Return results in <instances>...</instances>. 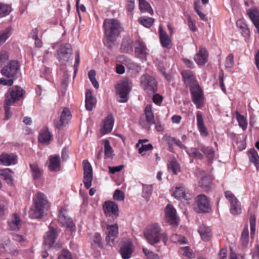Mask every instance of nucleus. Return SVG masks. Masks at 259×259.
<instances>
[{"label":"nucleus","mask_w":259,"mask_h":259,"mask_svg":"<svg viewBox=\"0 0 259 259\" xmlns=\"http://www.w3.org/2000/svg\"><path fill=\"white\" fill-rule=\"evenodd\" d=\"M49 207V201L46 195L40 192H37L33 198V203L29 211L31 219H41Z\"/></svg>","instance_id":"1"},{"label":"nucleus","mask_w":259,"mask_h":259,"mask_svg":"<svg viewBox=\"0 0 259 259\" xmlns=\"http://www.w3.org/2000/svg\"><path fill=\"white\" fill-rule=\"evenodd\" d=\"M144 235L147 242L152 245L158 243L160 240L166 245L167 236L161 231L160 226L157 223L148 225L144 231Z\"/></svg>","instance_id":"2"},{"label":"nucleus","mask_w":259,"mask_h":259,"mask_svg":"<svg viewBox=\"0 0 259 259\" xmlns=\"http://www.w3.org/2000/svg\"><path fill=\"white\" fill-rule=\"evenodd\" d=\"M24 91L18 86H15L10 88L5 94V101L4 104L5 118L7 120L12 116L11 107L14 103L19 100L23 95Z\"/></svg>","instance_id":"3"},{"label":"nucleus","mask_w":259,"mask_h":259,"mask_svg":"<svg viewBox=\"0 0 259 259\" xmlns=\"http://www.w3.org/2000/svg\"><path fill=\"white\" fill-rule=\"evenodd\" d=\"M104 33L109 42H114L122 31L119 21L114 19H106L104 22Z\"/></svg>","instance_id":"4"},{"label":"nucleus","mask_w":259,"mask_h":259,"mask_svg":"<svg viewBox=\"0 0 259 259\" xmlns=\"http://www.w3.org/2000/svg\"><path fill=\"white\" fill-rule=\"evenodd\" d=\"M131 88L132 82L126 78L123 79L117 84L116 89L118 95L117 100L119 102H125L127 101Z\"/></svg>","instance_id":"5"},{"label":"nucleus","mask_w":259,"mask_h":259,"mask_svg":"<svg viewBox=\"0 0 259 259\" xmlns=\"http://www.w3.org/2000/svg\"><path fill=\"white\" fill-rule=\"evenodd\" d=\"M72 49L69 44L61 45L58 49L55 56L59 62L62 64H65L71 57Z\"/></svg>","instance_id":"6"},{"label":"nucleus","mask_w":259,"mask_h":259,"mask_svg":"<svg viewBox=\"0 0 259 259\" xmlns=\"http://www.w3.org/2000/svg\"><path fill=\"white\" fill-rule=\"evenodd\" d=\"M195 204V210L198 213H207L211 210L210 201L203 194L199 195L196 197Z\"/></svg>","instance_id":"7"},{"label":"nucleus","mask_w":259,"mask_h":259,"mask_svg":"<svg viewBox=\"0 0 259 259\" xmlns=\"http://www.w3.org/2000/svg\"><path fill=\"white\" fill-rule=\"evenodd\" d=\"M20 66L17 61L11 60L7 66L2 69L1 73L6 77H13L16 79L18 77Z\"/></svg>","instance_id":"8"},{"label":"nucleus","mask_w":259,"mask_h":259,"mask_svg":"<svg viewBox=\"0 0 259 259\" xmlns=\"http://www.w3.org/2000/svg\"><path fill=\"white\" fill-rule=\"evenodd\" d=\"M141 83L144 89L149 93H153L157 91V82L153 76L149 74H146L141 77Z\"/></svg>","instance_id":"9"},{"label":"nucleus","mask_w":259,"mask_h":259,"mask_svg":"<svg viewBox=\"0 0 259 259\" xmlns=\"http://www.w3.org/2000/svg\"><path fill=\"white\" fill-rule=\"evenodd\" d=\"M57 237V234L56 230L49 226V231L44 236L43 248L45 249H50L54 245Z\"/></svg>","instance_id":"10"},{"label":"nucleus","mask_w":259,"mask_h":259,"mask_svg":"<svg viewBox=\"0 0 259 259\" xmlns=\"http://www.w3.org/2000/svg\"><path fill=\"white\" fill-rule=\"evenodd\" d=\"M82 163L84 170L83 183L85 187L87 189H89L92 186L93 181L92 167L87 160H84Z\"/></svg>","instance_id":"11"},{"label":"nucleus","mask_w":259,"mask_h":259,"mask_svg":"<svg viewBox=\"0 0 259 259\" xmlns=\"http://www.w3.org/2000/svg\"><path fill=\"white\" fill-rule=\"evenodd\" d=\"M106 241L107 245L112 246L118 234V226L116 224L107 226Z\"/></svg>","instance_id":"12"},{"label":"nucleus","mask_w":259,"mask_h":259,"mask_svg":"<svg viewBox=\"0 0 259 259\" xmlns=\"http://www.w3.org/2000/svg\"><path fill=\"white\" fill-rule=\"evenodd\" d=\"M103 210L107 217L116 218L118 215L117 205L113 201H106L104 204Z\"/></svg>","instance_id":"13"},{"label":"nucleus","mask_w":259,"mask_h":259,"mask_svg":"<svg viewBox=\"0 0 259 259\" xmlns=\"http://www.w3.org/2000/svg\"><path fill=\"white\" fill-rule=\"evenodd\" d=\"M66 213L65 210L60 209L58 214V220L62 226H66L71 231H74L76 229L75 226L71 220L66 215Z\"/></svg>","instance_id":"14"},{"label":"nucleus","mask_w":259,"mask_h":259,"mask_svg":"<svg viewBox=\"0 0 259 259\" xmlns=\"http://www.w3.org/2000/svg\"><path fill=\"white\" fill-rule=\"evenodd\" d=\"M136 56L142 60H145L147 54V48L144 42L137 40L134 45Z\"/></svg>","instance_id":"15"},{"label":"nucleus","mask_w":259,"mask_h":259,"mask_svg":"<svg viewBox=\"0 0 259 259\" xmlns=\"http://www.w3.org/2000/svg\"><path fill=\"white\" fill-rule=\"evenodd\" d=\"M166 221L171 225H178L176 210L171 204H168L165 208Z\"/></svg>","instance_id":"16"},{"label":"nucleus","mask_w":259,"mask_h":259,"mask_svg":"<svg viewBox=\"0 0 259 259\" xmlns=\"http://www.w3.org/2000/svg\"><path fill=\"white\" fill-rule=\"evenodd\" d=\"M192 101L198 108V106L203 101L202 91L198 85H194L190 89Z\"/></svg>","instance_id":"17"},{"label":"nucleus","mask_w":259,"mask_h":259,"mask_svg":"<svg viewBox=\"0 0 259 259\" xmlns=\"http://www.w3.org/2000/svg\"><path fill=\"white\" fill-rule=\"evenodd\" d=\"M71 118V112L67 108H64L61 112L59 120H55V123L57 128H60L63 125L68 123Z\"/></svg>","instance_id":"18"},{"label":"nucleus","mask_w":259,"mask_h":259,"mask_svg":"<svg viewBox=\"0 0 259 259\" xmlns=\"http://www.w3.org/2000/svg\"><path fill=\"white\" fill-rule=\"evenodd\" d=\"M183 81L187 87L190 89L197 85L195 76L190 70H184L181 73Z\"/></svg>","instance_id":"19"},{"label":"nucleus","mask_w":259,"mask_h":259,"mask_svg":"<svg viewBox=\"0 0 259 259\" xmlns=\"http://www.w3.org/2000/svg\"><path fill=\"white\" fill-rule=\"evenodd\" d=\"M208 52L202 47L199 49V52L194 57V60L198 65H203L207 62Z\"/></svg>","instance_id":"20"},{"label":"nucleus","mask_w":259,"mask_h":259,"mask_svg":"<svg viewBox=\"0 0 259 259\" xmlns=\"http://www.w3.org/2000/svg\"><path fill=\"white\" fill-rule=\"evenodd\" d=\"M132 243L130 241L123 243L120 249V252L123 259H128L133 252Z\"/></svg>","instance_id":"21"},{"label":"nucleus","mask_w":259,"mask_h":259,"mask_svg":"<svg viewBox=\"0 0 259 259\" xmlns=\"http://www.w3.org/2000/svg\"><path fill=\"white\" fill-rule=\"evenodd\" d=\"M188 194V190L185 186L182 184H178L177 185L175 190L174 191V196L179 199H187V195Z\"/></svg>","instance_id":"22"},{"label":"nucleus","mask_w":259,"mask_h":259,"mask_svg":"<svg viewBox=\"0 0 259 259\" xmlns=\"http://www.w3.org/2000/svg\"><path fill=\"white\" fill-rule=\"evenodd\" d=\"M17 157L14 154L3 153L0 156V161L4 165H10L17 163Z\"/></svg>","instance_id":"23"},{"label":"nucleus","mask_w":259,"mask_h":259,"mask_svg":"<svg viewBox=\"0 0 259 259\" xmlns=\"http://www.w3.org/2000/svg\"><path fill=\"white\" fill-rule=\"evenodd\" d=\"M52 135L48 127H44L40 132L38 136V141L40 143L48 145L51 140Z\"/></svg>","instance_id":"24"},{"label":"nucleus","mask_w":259,"mask_h":259,"mask_svg":"<svg viewBox=\"0 0 259 259\" xmlns=\"http://www.w3.org/2000/svg\"><path fill=\"white\" fill-rule=\"evenodd\" d=\"M96 100L92 96V92L88 90L85 93V108L88 111H92L95 107Z\"/></svg>","instance_id":"25"},{"label":"nucleus","mask_w":259,"mask_h":259,"mask_svg":"<svg viewBox=\"0 0 259 259\" xmlns=\"http://www.w3.org/2000/svg\"><path fill=\"white\" fill-rule=\"evenodd\" d=\"M197 126L200 132V135L203 137H206L208 135L207 128L205 127L203 118L200 112H197L196 114Z\"/></svg>","instance_id":"26"},{"label":"nucleus","mask_w":259,"mask_h":259,"mask_svg":"<svg viewBox=\"0 0 259 259\" xmlns=\"http://www.w3.org/2000/svg\"><path fill=\"white\" fill-rule=\"evenodd\" d=\"M160 42L162 47L170 48L171 46L170 39L168 38L166 33L162 29V27L159 28Z\"/></svg>","instance_id":"27"},{"label":"nucleus","mask_w":259,"mask_h":259,"mask_svg":"<svg viewBox=\"0 0 259 259\" xmlns=\"http://www.w3.org/2000/svg\"><path fill=\"white\" fill-rule=\"evenodd\" d=\"M29 166L33 179L34 180H38L40 179L42 175V170L40 168H39L37 163H30Z\"/></svg>","instance_id":"28"},{"label":"nucleus","mask_w":259,"mask_h":259,"mask_svg":"<svg viewBox=\"0 0 259 259\" xmlns=\"http://www.w3.org/2000/svg\"><path fill=\"white\" fill-rule=\"evenodd\" d=\"M248 15L254 25L259 24V9L256 8L250 9L247 11Z\"/></svg>","instance_id":"29"},{"label":"nucleus","mask_w":259,"mask_h":259,"mask_svg":"<svg viewBox=\"0 0 259 259\" xmlns=\"http://www.w3.org/2000/svg\"><path fill=\"white\" fill-rule=\"evenodd\" d=\"M120 50L122 52L128 53L133 50V41L129 37H124L122 39Z\"/></svg>","instance_id":"30"},{"label":"nucleus","mask_w":259,"mask_h":259,"mask_svg":"<svg viewBox=\"0 0 259 259\" xmlns=\"http://www.w3.org/2000/svg\"><path fill=\"white\" fill-rule=\"evenodd\" d=\"M114 122V119L113 115L112 114H109L105 119L104 122L103 128L105 134L109 133L112 131Z\"/></svg>","instance_id":"31"},{"label":"nucleus","mask_w":259,"mask_h":259,"mask_svg":"<svg viewBox=\"0 0 259 259\" xmlns=\"http://www.w3.org/2000/svg\"><path fill=\"white\" fill-rule=\"evenodd\" d=\"M21 220L19 216L16 213H14L12 219L8 222L10 228L12 230H18L20 226Z\"/></svg>","instance_id":"32"},{"label":"nucleus","mask_w":259,"mask_h":259,"mask_svg":"<svg viewBox=\"0 0 259 259\" xmlns=\"http://www.w3.org/2000/svg\"><path fill=\"white\" fill-rule=\"evenodd\" d=\"M12 33V28L10 26L0 31V46L6 42L11 35Z\"/></svg>","instance_id":"33"},{"label":"nucleus","mask_w":259,"mask_h":259,"mask_svg":"<svg viewBox=\"0 0 259 259\" xmlns=\"http://www.w3.org/2000/svg\"><path fill=\"white\" fill-rule=\"evenodd\" d=\"M249 161L254 164L257 170L259 169V157L257 152L252 149L249 151L248 153Z\"/></svg>","instance_id":"34"},{"label":"nucleus","mask_w":259,"mask_h":259,"mask_svg":"<svg viewBox=\"0 0 259 259\" xmlns=\"http://www.w3.org/2000/svg\"><path fill=\"white\" fill-rule=\"evenodd\" d=\"M198 232L204 241H207L211 236L210 230L204 225H201L199 227Z\"/></svg>","instance_id":"35"},{"label":"nucleus","mask_w":259,"mask_h":259,"mask_svg":"<svg viewBox=\"0 0 259 259\" xmlns=\"http://www.w3.org/2000/svg\"><path fill=\"white\" fill-rule=\"evenodd\" d=\"M235 113L239 126L242 128L243 131H245L247 127L246 118L244 116L241 115L237 111H235Z\"/></svg>","instance_id":"36"},{"label":"nucleus","mask_w":259,"mask_h":259,"mask_svg":"<svg viewBox=\"0 0 259 259\" xmlns=\"http://www.w3.org/2000/svg\"><path fill=\"white\" fill-rule=\"evenodd\" d=\"M139 9L142 12H147L153 15V11L150 4L145 0H139Z\"/></svg>","instance_id":"37"},{"label":"nucleus","mask_w":259,"mask_h":259,"mask_svg":"<svg viewBox=\"0 0 259 259\" xmlns=\"http://www.w3.org/2000/svg\"><path fill=\"white\" fill-rule=\"evenodd\" d=\"M60 166V157L59 155L51 156L50 158L49 169L51 171H55Z\"/></svg>","instance_id":"38"},{"label":"nucleus","mask_w":259,"mask_h":259,"mask_svg":"<svg viewBox=\"0 0 259 259\" xmlns=\"http://www.w3.org/2000/svg\"><path fill=\"white\" fill-rule=\"evenodd\" d=\"M145 114L147 122L150 124L155 123V119L151 105L147 106L145 109Z\"/></svg>","instance_id":"39"},{"label":"nucleus","mask_w":259,"mask_h":259,"mask_svg":"<svg viewBox=\"0 0 259 259\" xmlns=\"http://www.w3.org/2000/svg\"><path fill=\"white\" fill-rule=\"evenodd\" d=\"M0 177L1 179L5 180L8 184H11L12 181V172L10 169L6 168L1 171Z\"/></svg>","instance_id":"40"},{"label":"nucleus","mask_w":259,"mask_h":259,"mask_svg":"<svg viewBox=\"0 0 259 259\" xmlns=\"http://www.w3.org/2000/svg\"><path fill=\"white\" fill-rule=\"evenodd\" d=\"M201 151L206 155L208 160H212L214 157V151L210 147L201 146Z\"/></svg>","instance_id":"41"},{"label":"nucleus","mask_w":259,"mask_h":259,"mask_svg":"<svg viewBox=\"0 0 259 259\" xmlns=\"http://www.w3.org/2000/svg\"><path fill=\"white\" fill-rule=\"evenodd\" d=\"M230 213L233 215L238 214L241 213V204L239 200L230 203Z\"/></svg>","instance_id":"42"},{"label":"nucleus","mask_w":259,"mask_h":259,"mask_svg":"<svg viewBox=\"0 0 259 259\" xmlns=\"http://www.w3.org/2000/svg\"><path fill=\"white\" fill-rule=\"evenodd\" d=\"M211 183V179L208 176L202 177L199 182V186L205 190H208Z\"/></svg>","instance_id":"43"},{"label":"nucleus","mask_w":259,"mask_h":259,"mask_svg":"<svg viewBox=\"0 0 259 259\" xmlns=\"http://www.w3.org/2000/svg\"><path fill=\"white\" fill-rule=\"evenodd\" d=\"M12 10V8L10 5L0 3V17L8 15Z\"/></svg>","instance_id":"44"},{"label":"nucleus","mask_w":259,"mask_h":259,"mask_svg":"<svg viewBox=\"0 0 259 259\" xmlns=\"http://www.w3.org/2000/svg\"><path fill=\"white\" fill-rule=\"evenodd\" d=\"M249 233L248 228L245 227L242 231L240 238V242L243 247H245L248 243Z\"/></svg>","instance_id":"45"},{"label":"nucleus","mask_w":259,"mask_h":259,"mask_svg":"<svg viewBox=\"0 0 259 259\" xmlns=\"http://www.w3.org/2000/svg\"><path fill=\"white\" fill-rule=\"evenodd\" d=\"M113 151L110 146L109 141L107 140L104 141V155L105 158H111L113 155Z\"/></svg>","instance_id":"46"},{"label":"nucleus","mask_w":259,"mask_h":259,"mask_svg":"<svg viewBox=\"0 0 259 259\" xmlns=\"http://www.w3.org/2000/svg\"><path fill=\"white\" fill-rule=\"evenodd\" d=\"M139 22L147 28H150L153 24L154 19L151 17H141L138 19Z\"/></svg>","instance_id":"47"},{"label":"nucleus","mask_w":259,"mask_h":259,"mask_svg":"<svg viewBox=\"0 0 259 259\" xmlns=\"http://www.w3.org/2000/svg\"><path fill=\"white\" fill-rule=\"evenodd\" d=\"M168 168L169 171L172 172L174 175L177 174L180 169L179 164L175 160H172L169 163Z\"/></svg>","instance_id":"48"},{"label":"nucleus","mask_w":259,"mask_h":259,"mask_svg":"<svg viewBox=\"0 0 259 259\" xmlns=\"http://www.w3.org/2000/svg\"><path fill=\"white\" fill-rule=\"evenodd\" d=\"M189 156L198 159H202L203 158V155L199 152L198 149L193 148L190 151H187Z\"/></svg>","instance_id":"49"},{"label":"nucleus","mask_w":259,"mask_h":259,"mask_svg":"<svg viewBox=\"0 0 259 259\" xmlns=\"http://www.w3.org/2000/svg\"><path fill=\"white\" fill-rule=\"evenodd\" d=\"M166 140L168 144H171V142L175 143L177 146L183 149H186L187 147L185 146L182 142L179 139H177L175 138L171 137L170 136H167Z\"/></svg>","instance_id":"50"},{"label":"nucleus","mask_w":259,"mask_h":259,"mask_svg":"<svg viewBox=\"0 0 259 259\" xmlns=\"http://www.w3.org/2000/svg\"><path fill=\"white\" fill-rule=\"evenodd\" d=\"M143 252L146 259H161L157 254L146 248H143Z\"/></svg>","instance_id":"51"},{"label":"nucleus","mask_w":259,"mask_h":259,"mask_svg":"<svg viewBox=\"0 0 259 259\" xmlns=\"http://www.w3.org/2000/svg\"><path fill=\"white\" fill-rule=\"evenodd\" d=\"M152 192V187L151 185H145L143 186L142 190V196L148 200Z\"/></svg>","instance_id":"52"},{"label":"nucleus","mask_w":259,"mask_h":259,"mask_svg":"<svg viewBox=\"0 0 259 259\" xmlns=\"http://www.w3.org/2000/svg\"><path fill=\"white\" fill-rule=\"evenodd\" d=\"M171 241L174 243H179L180 244L186 243L185 238L184 236L177 234L173 235L171 237Z\"/></svg>","instance_id":"53"},{"label":"nucleus","mask_w":259,"mask_h":259,"mask_svg":"<svg viewBox=\"0 0 259 259\" xmlns=\"http://www.w3.org/2000/svg\"><path fill=\"white\" fill-rule=\"evenodd\" d=\"M250 226V235L252 236L255 233L256 218L254 214H251L249 218Z\"/></svg>","instance_id":"54"},{"label":"nucleus","mask_w":259,"mask_h":259,"mask_svg":"<svg viewBox=\"0 0 259 259\" xmlns=\"http://www.w3.org/2000/svg\"><path fill=\"white\" fill-rule=\"evenodd\" d=\"M234 63V56L230 54L226 59L225 67L227 68H231L233 66Z\"/></svg>","instance_id":"55"},{"label":"nucleus","mask_w":259,"mask_h":259,"mask_svg":"<svg viewBox=\"0 0 259 259\" xmlns=\"http://www.w3.org/2000/svg\"><path fill=\"white\" fill-rule=\"evenodd\" d=\"M113 198L114 200L118 201L123 200L124 198V193L119 189L116 190L114 193Z\"/></svg>","instance_id":"56"},{"label":"nucleus","mask_w":259,"mask_h":259,"mask_svg":"<svg viewBox=\"0 0 259 259\" xmlns=\"http://www.w3.org/2000/svg\"><path fill=\"white\" fill-rule=\"evenodd\" d=\"M9 59L8 53L5 51L0 52V67H2Z\"/></svg>","instance_id":"57"},{"label":"nucleus","mask_w":259,"mask_h":259,"mask_svg":"<svg viewBox=\"0 0 259 259\" xmlns=\"http://www.w3.org/2000/svg\"><path fill=\"white\" fill-rule=\"evenodd\" d=\"M225 196L230 203L238 200L236 197L230 191H226Z\"/></svg>","instance_id":"58"},{"label":"nucleus","mask_w":259,"mask_h":259,"mask_svg":"<svg viewBox=\"0 0 259 259\" xmlns=\"http://www.w3.org/2000/svg\"><path fill=\"white\" fill-rule=\"evenodd\" d=\"M9 79H7L4 78H0V84L4 85L12 86L13 84L14 80L15 79L13 77H8Z\"/></svg>","instance_id":"59"},{"label":"nucleus","mask_w":259,"mask_h":259,"mask_svg":"<svg viewBox=\"0 0 259 259\" xmlns=\"http://www.w3.org/2000/svg\"><path fill=\"white\" fill-rule=\"evenodd\" d=\"M57 259H72L71 253L67 250H63Z\"/></svg>","instance_id":"60"},{"label":"nucleus","mask_w":259,"mask_h":259,"mask_svg":"<svg viewBox=\"0 0 259 259\" xmlns=\"http://www.w3.org/2000/svg\"><path fill=\"white\" fill-rule=\"evenodd\" d=\"M223 76H224V72H223V70H220V72H219V77L220 85V88H221V90H222V91L225 93L226 92V90L225 84L224 83Z\"/></svg>","instance_id":"61"},{"label":"nucleus","mask_w":259,"mask_h":259,"mask_svg":"<svg viewBox=\"0 0 259 259\" xmlns=\"http://www.w3.org/2000/svg\"><path fill=\"white\" fill-rule=\"evenodd\" d=\"M94 242L100 247H103L102 237L100 233H96L94 235Z\"/></svg>","instance_id":"62"},{"label":"nucleus","mask_w":259,"mask_h":259,"mask_svg":"<svg viewBox=\"0 0 259 259\" xmlns=\"http://www.w3.org/2000/svg\"><path fill=\"white\" fill-rule=\"evenodd\" d=\"M153 149V146L151 144L148 145L142 144L141 146L139 148V153L141 154L144 155L143 153Z\"/></svg>","instance_id":"63"},{"label":"nucleus","mask_w":259,"mask_h":259,"mask_svg":"<svg viewBox=\"0 0 259 259\" xmlns=\"http://www.w3.org/2000/svg\"><path fill=\"white\" fill-rule=\"evenodd\" d=\"M123 167V165H120L117 166H108V169L109 170V172L111 174H114L116 172H119L122 170Z\"/></svg>","instance_id":"64"}]
</instances>
